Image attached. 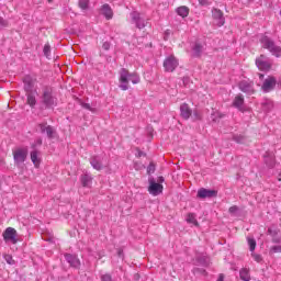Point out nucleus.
Listing matches in <instances>:
<instances>
[{
	"instance_id": "obj_1",
	"label": "nucleus",
	"mask_w": 281,
	"mask_h": 281,
	"mask_svg": "<svg viewBox=\"0 0 281 281\" xmlns=\"http://www.w3.org/2000/svg\"><path fill=\"white\" fill-rule=\"evenodd\" d=\"M121 85L120 89L122 91H128V82H132L133 85H139V75L135 72H128L126 68H122L120 70V78H119Z\"/></svg>"
},
{
	"instance_id": "obj_2",
	"label": "nucleus",
	"mask_w": 281,
	"mask_h": 281,
	"mask_svg": "<svg viewBox=\"0 0 281 281\" xmlns=\"http://www.w3.org/2000/svg\"><path fill=\"white\" fill-rule=\"evenodd\" d=\"M42 104L45 105V109H54L58 106V99L52 93V89L46 88L42 94Z\"/></svg>"
},
{
	"instance_id": "obj_3",
	"label": "nucleus",
	"mask_w": 281,
	"mask_h": 281,
	"mask_svg": "<svg viewBox=\"0 0 281 281\" xmlns=\"http://www.w3.org/2000/svg\"><path fill=\"white\" fill-rule=\"evenodd\" d=\"M131 23L137 27V30H144L146 25H148V19L137 11H133L130 13Z\"/></svg>"
},
{
	"instance_id": "obj_4",
	"label": "nucleus",
	"mask_w": 281,
	"mask_h": 281,
	"mask_svg": "<svg viewBox=\"0 0 281 281\" xmlns=\"http://www.w3.org/2000/svg\"><path fill=\"white\" fill-rule=\"evenodd\" d=\"M261 44L265 47V49H269L272 56H276L277 58H280L281 56V47L276 45V42L273 40L263 36L261 38Z\"/></svg>"
},
{
	"instance_id": "obj_5",
	"label": "nucleus",
	"mask_w": 281,
	"mask_h": 281,
	"mask_svg": "<svg viewBox=\"0 0 281 281\" xmlns=\"http://www.w3.org/2000/svg\"><path fill=\"white\" fill-rule=\"evenodd\" d=\"M38 128H40V133H42V135H46V137H48V139H56V137H58L56 127L47 124V122L40 123Z\"/></svg>"
},
{
	"instance_id": "obj_6",
	"label": "nucleus",
	"mask_w": 281,
	"mask_h": 281,
	"mask_svg": "<svg viewBox=\"0 0 281 281\" xmlns=\"http://www.w3.org/2000/svg\"><path fill=\"white\" fill-rule=\"evenodd\" d=\"M24 89L27 92V104L31 105L32 109L36 106V95L32 91V81L30 79H24Z\"/></svg>"
},
{
	"instance_id": "obj_7",
	"label": "nucleus",
	"mask_w": 281,
	"mask_h": 281,
	"mask_svg": "<svg viewBox=\"0 0 281 281\" xmlns=\"http://www.w3.org/2000/svg\"><path fill=\"white\" fill-rule=\"evenodd\" d=\"M179 67V59L175 57V55H170L164 60V69L165 71H168L169 74H172L175 69Z\"/></svg>"
},
{
	"instance_id": "obj_8",
	"label": "nucleus",
	"mask_w": 281,
	"mask_h": 281,
	"mask_svg": "<svg viewBox=\"0 0 281 281\" xmlns=\"http://www.w3.org/2000/svg\"><path fill=\"white\" fill-rule=\"evenodd\" d=\"M13 159L16 166H21V164H24L25 159H27V148H18L13 150Z\"/></svg>"
},
{
	"instance_id": "obj_9",
	"label": "nucleus",
	"mask_w": 281,
	"mask_h": 281,
	"mask_svg": "<svg viewBox=\"0 0 281 281\" xmlns=\"http://www.w3.org/2000/svg\"><path fill=\"white\" fill-rule=\"evenodd\" d=\"M238 89L246 93V95H254L256 93V88H254L252 81L243 80L238 83Z\"/></svg>"
},
{
	"instance_id": "obj_10",
	"label": "nucleus",
	"mask_w": 281,
	"mask_h": 281,
	"mask_svg": "<svg viewBox=\"0 0 281 281\" xmlns=\"http://www.w3.org/2000/svg\"><path fill=\"white\" fill-rule=\"evenodd\" d=\"M2 236H3V240H5V243H12V245H16L19 243V239L16 238V236H18L16 229H14L12 227L5 228Z\"/></svg>"
},
{
	"instance_id": "obj_11",
	"label": "nucleus",
	"mask_w": 281,
	"mask_h": 281,
	"mask_svg": "<svg viewBox=\"0 0 281 281\" xmlns=\"http://www.w3.org/2000/svg\"><path fill=\"white\" fill-rule=\"evenodd\" d=\"M148 192L153 196H159V194L164 192V186L160 183H157L155 179H149Z\"/></svg>"
},
{
	"instance_id": "obj_12",
	"label": "nucleus",
	"mask_w": 281,
	"mask_h": 281,
	"mask_svg": "<svg viewBox=\"0 0 281 281\" xmlns=\"http://www.w3.org/2000/svg\"><path fill=\"white\" fill-rule=\"evenodd\" d=\"M277 82L278 81L274 79V77H268L263 80L261 90L263 91V93H269L270 91H273V89H276Z\"/></svg>"
},
{
	"instance_id": "obj_13",
	"label": "nucleus",
	"mask_w": 281,
	"mask_h": 281,
	"mask_svg": "<svg viewBox=\"0 0 281 281\" xmlns=\"http://www.w3.org/2000/svg\"><path fill=\"white\" fill-rule=\"evenodd\" d=\"M256 65L261 71H269V69H271V61H269L265 55L256 59Z\"/></svg>"
},
{
	"instance_id": "obj_14",
	"label": "nucleus",
	"mask_w": 281,
	"mask_h": 281,
	"mask_svg": "<svg viewBox=\"0 0 281 281\" xmlns=\"http://www.w3.org/2000/svg\"><path fill=\"white\" fill-rule=\"evenodd\" d=\"M217 194L218 192H216V190L201 188L198 191V199H214Z\"/></svg>"
},
{
	"instance_id": "obj_15",
	"label": "nucleus",
	"mask_w": 281,
	"mask_h": 281,
	"mask_svg": "<svg viewBox=\"0 0 281 281\" xmlns=\"http://www.w3.org/2000/svg\"><path fill=\"white\" fill-rule=\"evenodd\" d=\"M232 106L238 109L241 113H245V97L243 94H237L233 100Z\"/></svg>"
},
{
	"instance_id": "obj_16",
	"label": "nucleus",
	"mask_w": 281,
	"mask_h": 281,
	"mask_svg": "<svg viewBox=\"0 0 281 281\" xmlns=\"http://www.w3.org/2000/svg\"><path fill=\"white\" fill-rule=\"evenodd\" d=\"M180 115L182 120H190V117H192V109L188 103L180 105Z\"/></svg>"
},
{
	"instance_id": "obj_17",
	"label": "nucleus",
	"mask_w": 281,
	"mask_h": 281,
	"mask_svg": "<svg viewBox=\"0 0 281 281\" xmlns=\"http://www.w3.org/2000/svg\"><path fill=\"white\" fill-rule=\"evenodd\" d=\"M65 259L74 269H80V259L76 255L65 254Z\"/></svg>"
},
{
	"instance_id": "obj_18",
	"label": "nucleus",
	"mask_w": 281,
	"mask_h": 281,
	"mask_svg": "<svg viewBox=\"0 0 281 281\" xmlns=\"http://www.w3.org/2000/svg\"><path fill=\"white\" fill-rule=\"evenodd\" d=\"M213 19L217 21V25L221 27L222 25H225V18L223 16V11L220 9H213L212 10Z\"/></svg>"
},
{
	"instance_id": "obj_19",
	"label": "nucleus",
	"mask_w": 281,
	"mask_h": 281,
	"mask_svg": "<svg viewBox=\"0 0 281 281\" xmlns=\"http://www.w3.org/2000/svg\"><path fill=\"white\" fill-rule=\"evenodd\" d=\"M90 165L94 170H102L104 166H102V158L100 156H92L90 158Z\"/></svg>"
},
{
	"instance_id": "obj_20",
	"label": "nucleus",
	"mask_w": 281,
	"mask_h": 281,
	"mask_svg": "<svg viewBox=\"0 0 281 281\" xmlns=\"http://www.w3.org/2000/svg\"><path fill=\"white\" fill-rule=\"evenodd\" d=\"M263 159L268 168H273L276 166V156L273 155V153L267 151L263 156Z\"/></svg>"
},
{
	"instance_id": "obj_21",
	"label": "nucleus",
	"mask_w": 281,
	"mask_h": 281,
	"mask_svg": "<svg viewBox=\"0 0 281 281\" xmlns=\"http://www.w3.org/2000/svg\"><path fill=\"white\" fill-rule=\"evenodd\" d=\"M80 181L83 188H91V184L93 183V177L89 173H83L80 177Z\"/></svg>"
},
{
	"instance_id": "obj_22",
	"label": "nucleus",
	"mask_w": 281,
	"mask_h": 281,
	"mask_svg": "<svg viewBox=\"0 0 281 281\" xmlns=\"http://www.w3.org/2000/svg\"><path fill=\"white\" fill-rule=\"evenodd\" d=\"M101 12L108 21H111V19H113V10L111 9V5L103 4L101 8Z\"/></svg>"
},
{
	"instance_id": "obj_23",
	"label": "nucleus",
	"mask_w": 281,
	"mask_h": 281,
	"mask_svg": "<svg viewBox=\"0 0 281 281\" xmlns=\"http://www.w3.org/2000/svg\"><path fill=\"white\" fill-rule=\"evenodd\" d=\"M192 50H193V56L199 58V56H201V54H203V45L199 42H195L192 47Z\"/></svg>"
},
{
	"instance_id": "obj_24",
	"label": "nucleus",
	"mask_w": 281,
	"mask_h": 281,
	"mask_svg": "<svg viewBox=\"0 0 281 281\" xmlns=\"http://www.w3.org/2000/svg\"><path fill=\"white\" fill-rule=\"evenodd\" d=\"M31 161H33L35 168L41 166V158H38V150L31 151Z\"/></svg>"
},
{
	"instance_id": "obj_25",
	"label": "nucleus",
	"mask_w": 281,
	"mask_h": 281,
	"mask_svg": "<svg viewBox=\"0 0 281 281\" xmlns=\"http://www.w3.org/2000/svg\"><path fill=\"white\" fill-rule=\"evenodd\" d=\"M177 14L186 19V16L190 14V9H188V7H180L177 9Z\"/></svg>"
},
{
	"instance_id": "obj_26",
	"label": "nucleus",
	"mask_w": 281,
	"mask_h": 281,
	"mask_svg": "<svg viewBox=\"0 0 281 281\" xmlns=\"http://www.w3.org/2000/svg\"><path fill=\"white\" fill-rule=\"evenodd\" d=\"M239 276H240V280H243V281L251 280V277L249 276V270H247V269H241L239 272Z\"/></svg>"
},
{
	"instance_id": "obj_27",
	"label": "nucleus",
	"mask_w": 281,
	"mask_h": 281,
	"mask_svg": "<svg viewBox=\"0 0 281 281\" xmlns=\"http://www.w3.org/2000/svg\"><path fill=\"white\" fill-rule=\"evenodd\" d=\"M262 109L267 112L271 111V109H273V101L266 100L265 102H262Z\"/></svg>"
},
{
	"instance_id": "obj_28",
	"label": "nucleus",
	"mask_w": 281,
	"mask_h": 281,
	"mask_svg": "<svg viewBox=\"0 0 281 281\" xmlns=\"http://www.w3.org/2000/svg\"><path fill=\"white\" fill-rule=\"evenodd\" d=\"M247 240L250 251H256V239H254V237H248Z\"/></svg>"
},
{
	"instance_id": "obj_29",
	"label": "nucleus",
	"mask_w": 281,
	"mask_h": 281,
	"mask_svg": "<svg viewBox=\"0 0 281 281\" xmlns=\"http://www.w3.org/2000/svg\"><path fill=\"white\" fill-rule=\"evenodd\" d=\"M43 52H44V56H46L47 58H50L52 46H49V44H45Z\"/></svg>"
},
{
	"instance_id": "obj_30",
	"label": "nucleus",
	"mask_w": 281,
	"mask_h": 281,
	"mask_svg": "<svg viewBox=\"0 0 281 281\" xmlns=\"http://www.w3.org/2000/svg\"><path fill=\"white\" fill-rule=\"evenodd\" d=\"M79 8L81 10H89V0H79Z\"/></svg>"
},
{
	"instance_id": "obj_31",
	"label": "nucleus",
	"mask_w": 281,
	"mask_h": 281,
	"mask_svg": "<svg viewBox=\"0 0 281 281\" xmlns=\"http://www.w3.org/2000/svg\"><path fill=\"white\" fill-rule=\"evenodd\" d=\"M101 281H115V279L110 273L101 274Z\"/></svg>"
},
{
	"instance_id": "obj_32",
	"label": "nucleus",
	"mask_w": 281,
	"mask_h": 281,
	"mask_svg": "<svg viewBox=\"0 0 281 281\" xmlns=\"http://www.w3.org/2000/svg\"><path fill=\"white\" fill-rule=\"evenodd\" d=\"M251 257L254 258V261L255 262H262V256L261 255H258L256 252H252L251 254Z\"/></svg>"
},
{
	"instance_id": "obj_33",
	"label": "nucleus",
	"mask_w": 281,
	"mask_h": 281,
	"mask_svg": "<svg viewBox=\"0 0 281 281\" xmlns=\"http://www.w3.org/2000/svg\"><path fill=\"white\" fill-rule=\"evenodd\" d=\"M82 109H86L87 111H91L92 113H95V109L91 108V104L89 103H82Z\"/></svg>"
},
{
	"instance_id": "obj_34",
	"label": "nucleus",
	"mask_w": 281,
	"mask_h": 281,
	"mask_svg": "<svg viewBox=\"0 0 281 281\" xmlns=\"http://www.w3.org/2000/svg\"><path fill=\"white\" fill-rule=\"evenodd\" d=\"M4 260L8 262V265H14V259L10 255H5Z\"/></svg>"
},
{
	"instance_id": "obj_35",
	"label": "nucleus",
	"mask_w": 281,
	"mask_h": 281,
	"mask_svg": "<svg viewBox=\"0 0 281 281\" xmlns=\"http://www.w3.org/2000/svg\"><path fill=\"white\" fill-rule=\"evenodd\" d=\"M188 223H196V218L194 217V214L190 213L187 217Z\"/></svg>"
},
{
	"instance_id": "obj_36",
	"label": "nucleus",
	"mask_w": 281,
	"mask_h": 281,
	"mask_svg": "<svg viewBox=\"0 0 281 281\" xmlns=\"http://www.w3.org/2000/svg\"><path fill=\"white\" fill-rule=\"evenodd\" d=\"M0 27H8V20L0 16Z\"/></svg>"
},
{
	"instance_id": "obj_37",
	"label": "nucleus",
	"mask_w": 281,
	"mask_h": 281,
	"mask_svg": "<svg viewBox=\"0 0 281 281\" xmlns=\"http://www.w3.org/2000/svg\"><path fill=\"white\" fill-rule=\"evenodd\" d=\"M102 47H103V49H104L105 52H109V50L111 49V43L104 42L103 45H102Z\"/></svg>"
},
{
	"instance_id": "obj_38",
	"label": "nucleus",
	"mask_w": 281,
	"mask_h": 281,
	"mask_svg": "<svg viewBox=\"0 0 281 281\" xmlns=\"http://www.w3.org/2000/svg\"><path fill=\"white\" fill-rule=\"evenodd\" d=\"M229 214H236L238 212V206L234 205L228 209Z\"/></svg>"
},
{
	"instance_id": "obj_39",
	"label": "nucleus",
	"mask_w": 281,
	"mask_h": 281,
	"mask_svg": "<svg viewBox=\"0 0 281 281\" xmlns=\"http://www.w3.org/2000/svg\"><path fill=\"white\" fill-rule=\"evenodd\" d=\"M234 139L237 142V144H243V142H245L243 136H234Z\"/></svg>"
},
{
	"instance_id": "obj_40",
	"label": "nucleus",
	"mask_w": 281,
	"mask_h": 281,
	"mask_svg": "<svg viewBox=\"0 0 281 281\" xmlns=\"http://www.w3.org/2000/svg\"><path fill=\"white\" fill-rule=\"evenodd\" d=\"M193 116H194L196 120H201V114H199L198 111H194V112H193Z\"/></svg>"
},
{
	"instance_id": "obj_41",
	"label": "nucleus",
	"mask_w": 281,
	"mask_h": 281,
	"mask_svg": "<svg viewBox=\"0 0 281 281\" xmlns=\"http://www.w3.org/2000/svg\"><path fill=\"white\" fill-rule=\"evenodd\" d=\"M147 172H155V166L154 165H149Z\"/></svg>"
},
{
	"instance_id": "obj_42",
	"label": "nucleus",
	"mask_w": 281,
	"mask_h": 281,
	"mask_svg": "<svg viewBox=\"0 0 281 281\" xmlns=\"http://www.w3.org/2000/svg\"><path fill=\"white\" fill-rule=\"evenodd\" d=\"M200 5H207V0H198Z\"/></svg>"
},
{
	"instance_id": "obj_43",
	"label": "nucleus",
	"mask_w": 281,
	"mask_h": 281,
	"mask_svg": "<svg viewBox=\"0 0 281 281\" xmlns=\"http://www.w3.org/2000/svg\"><path fill=\"white\" fill-rule=\"evenodd\" d=\"M164 181H165L164 177H159V178H158V183L161 184V183H164Z\"/></svg>"
},
{
	"instance_id": "obj_44",
	"label": "nucleus",
	"mask_w": 281,
	"mask_h": 281,
	"mask_svg": "<svg viewBox=\"0 0 281 281\" xmlns=\"http://www.w3.org/2000/svg\"><path fill=\"white\" fill-rule=\"evenodd\" d=\"M37 144L41 146V144H43V140H42V139H38V140H37Z\"/></svg>"
},
{
	"instance_id": "obj_45",
	"label": "nucleus",
	"mask_w": 281,
	"mask_h": 281,
	"mask_svg": "<svg viewBox=\"0 0 281 281\" xmlns=\"http://www.w3.org/2000/svg\"><path fill=\"white\" fill-rule=\"evenodd\" d=\"M119 256L122 257V250H119Z\"/></svg>"
},
{
	"instance_id": "obj_46",
	"label": "nucleus",
	"mask_w": 281,
	"mask_h": 281,
	"mask_svg": "<svg viewBox=\"0 0 281 281\" xmlns=\"http://www.w3.org/2000/svg\"><path fill=\"white\" fill-rule=\"evenodd\" d=\"M278 181H281V173L279 175Z\"/></svg>"
},
{
	"instance_id": "obj_47",
	"label": "nucleus",
	"mask_w": 281,
	"mask_h": 281,
	"mask_svg": "<svg viewBox=\"0 0 281 281\" xmlns=\"http://www.w3.org/2000/svg\"><path fill=\"white\" fill-rule=\"evenodd\" d=\"M259 78H265V75H259Z\"/></svg>"
}]
</instances>
